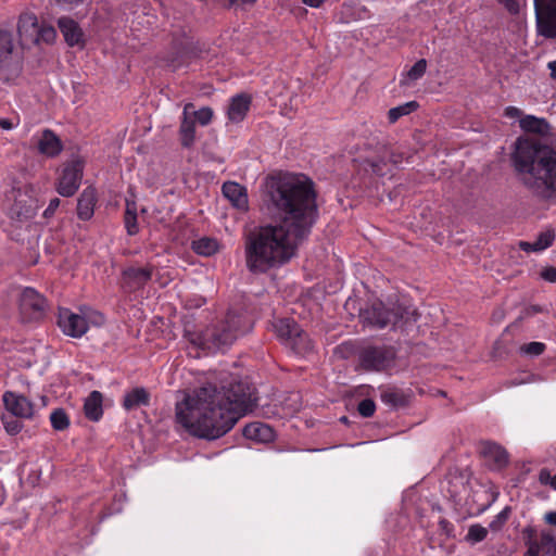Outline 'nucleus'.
Masks as SVG:
<instances>
[{"label":"nucleus","instance_id":"a18cd8bd","mask_svg":"<svg viewBox=\"0 0 556 556\" xmlns=\"http://www.w3.org/2000/svg\"><path fill=\"white\" fill-rule=\"evenodd\" d=\"M126 231L129 236H135L139 231L137 215H124Z\"/></svg>","mask_w":556,"mask_h":556},{"label":"nucleus","instance_id":"69168bd1","mask_svg":"<svg viewBox=\"0 0 556 556\" xmlns=\"http://www.w3.org/2000/svg\"><path fill=\"white\" fill-rule=\"evenodd\" d=\"M256 0H240L242 3H254ZM230 4H236L239 0H229Z\"/></svg>","mask_w":556,"mask_h":556},{"label":"nucleus","instance_id":"9d476101","mask_svg":"<svg viewBox=\"0 0 556 556\" xmlns=\"http://www.w3.org/2000/svg\"><path fill=\"white\" fill-rule=\"evenodd\" d=\"M395 358V351L391 346H368L361 354V365L366 370H383L390 367Z\"/></svg>","mask_w":556,"mask_h":556},{"label":"nucleus","instance_id":"0eeeda50","mask_svg":"<svg viewBox=\"0 0 556 556\" xmlns=\"http://www.w3.org/2000/svg\"><path fill=\"white\" fill-rule=\"evenodd\" d=\"M20 317L23 323L39 321L47 309L46 299L33 288H25L18 299Z\"/></svg>","mask_w":556,"mask_h":556},{"label":"nucleus","instance_id":"3c124183","mask_svg":"<svg viewBox=\"0 0 556 556\" xmlns=\"http://www.w3.org/2000/svg\"><path fill=\"white\" fill-rule=\"evenodd\" d=\"M501 4H503L505 7V9L510 13V14H518L519 11H520V5H519V2L518 0H497Z\"/></svg>","mask_w":556,"mask_h":556},{"label":"nucleus","instance_id":"ddd939ff","mask_svg":"<svg viewBox=\"0 0 556 556\" xmlns=\"http://www.w3.org/2000/svg\"><path fill=\"white\" fill-rule=\"evenodd\" d=\"M480 454L491 469L500 470L506 467L509 462L507 451L503 446L491 441H483L480 443Z\"/></svg>","mask_w":556,"mask_h":556},{"label":"nucleus","instance_id":"c03bdc74","mask_svg":"<svg viewBox=\"0 0 556 556\" xmlns=\"http://www.w3.org/2000/svg\"><path fill=\"white\" fill-rule=\"evenodd\" d=\"M193 114H194L195 119L202 126L208 125L213 118V111L211 108H207V106L195 111Z\"/></svg>","mask_w":556,"mask_h":556},{"label":"nucleus","instance_id":"f03ea898","mask_svg":"<svg viewBox=\"0 0 556 556\" xmlns=\"http://www.w3.org/2000/svg\"><path fill=\"white\" fill-rule=\"evenodd\" d=\"M256 401L254 388L247 382L233 381L220 390L207 383L176 404V421L193 437L216 440L251 412Z\"/></svg>","mask_w":556,"mask_h":556},{"label":"nucleus","instance_id":"6ab92c4d","mask_svg":"<svg viewBox=\"0 0 556 556\" xmlns=\"http://www.w3.org/2000/svg\"><path fill=\"white\" fill-rule=\"evenodd\" d=\"M242 434L245 439L258 442L267 443L274 440L275 432L273 428L263 422H251L242 429Z\"/></svg>","mask_w":556,"mask_h":556},{"label":"nucleus","instance_id":"bb28decb","mask_svg":"<svg viewBox=\"0 0 556 556\" xmlns=\"http://www.w3.org/2000/svg\"><path fill=\"white\" fill-rule=\"evenodd\" d=\"M274 329L279 340L286 345L296 334L299 336L301 326L293 319L281 318L274 324Z\"/></svg>","mask_w":556,"mask_h":556},{"label":"nucleus","instance_id":"dca6fc26","mask_svg":"<svg viewBox=\"0 0 556 556\" xmlns=\"http://www.w3.org/2000/svg\"><path fill=\"white\" fill-rule=\"evenodd\" d=\"M23 53L0 54V80L14 81L22 73Z\"/></svg>","mask_w":556,"mask_h":556},{"label":"nucleus","instance_id":"5fc2aeb1","mask_svg":"<svg viewBox=\"0 0 556 556\" xmlns=\"http://www.w3.org/2000/svg\"><path fill=\"white\" fill-rule=\"evenodd\" d=\"M60 203H61V201H60L59 198L51 199L50 202H49L48 207L43 212V216L46 218H50L51 216H53L54 212L60 206Z\"/></svg>","mask_w":556,"mask_h":556},{"label":"nucleus","instance_id":"6e6d98bb","mask_svg":"<svg viewBox=\"0 0 556 556\" xmlns=\"http://www.w3.org/2000/svg\"><path fill=\"white\" fill-rule=\"evenodd\" d=\"M505 115L510 118H522V112L518 108L515 106H507L505 109Z\"/></svg>","mask_w":556,"mask_h":556},{"label":"nucleus","instance_id":"2eb2a0df","mask_svg":"<svg viewBox=\"0 0 556 556\" xmlns=\"http://www.w3.org/2000/svg\"><path fill=\"white\" fill-rule=\"evenodd\" d=\"M23 53L0 54V80L14 81L22 73Z\"/></svg>","mask_w":556,"mask_h":556},{"label":"nucleus","instance_id":"de8ad7c7","mask_svg":"<svg viewBox=\"0 0 556 556\" xmlns=\"http://www.w3.org/2000/svg\"><path fill=\"white\" fill-rule=\"evenodd\" d=\"M510 509L508 507L504 508L496 517L495 519L490 523V528L492 530L500 529L508 519Z\"/></svg>","mask_w":556,"mask_h":556},{"label":"nucleus","instance_id":"6e6552de","mask_svg":"<svg viewBox=\"0 0 556 556\" xmlns=\"http://www.w3.org/2000/svg\"><path fill=\"white\" fill-rule=\"evenodd\" d=\"M538 35L556 38V0H533Z\"/></svg>","mask_w":556,"mask_h":556},{"label":"nucleus","instance_id":"13d9d810","mask_svg":"<svg viewBox=\"0 0 556 556\" xmlns=\"http://www.w3.org/2000/svg\"><path fill=\"white\" fill-rule=\"evenodd\" d=\"M519 248L525 252H538L536 247H534V242L530 243L527 241H520Z\"/></svg>","mask_w":556,"mask_h":556},{"label":"nucleus","instance_id":"4468645a","mask_svg":"<svg viewBox=\"0 0 556 556\" xmlns=\"http://www.w3.org/2000/svg\"><path fill=\"white\" fill-rule=\"evenodd\" d=\"M3 403L7 410L14 417L31 418L34 415L33 403L24 395L7 391L3 394Z\"/></svg>","mask_w":556,"mask_h":556},{"label":"nucleus","instance_id":"c85d7f7f","mask_svg":"<svg viewBox=\"0 0 556 556\" xmlns=\"http://www.w3.org/2000/svg\"><path fill=\"white\" fill-rule=\"evenodd\" d=\"M521 129L528 132L538 135H547L549 132V124L544 118H539L533 115H527L519 119Z\"/></svg>","mask_w":556,"mask_h":556},{"label":"nucleus","instance_id":"a878e982","mask_svg":"<svg viewBox=\"0 0 556 556\" xmlns=\"http://www.w3.org/2000/svg\"><path fill=\"white\" fill-rule=\"evenodd\" d=\"M362 167L366 173L378 177H383L391 172V167L384 157L382 149L378 155L365 159L362 163Z\"/></svg>","mask_w":556,"mask_h":556},{"label":"nucleus","instance_id":"423d86ee","mask_svg":"<svg viewBox=\"0 0 556 556\" xmlns=\"http://www.w3.org/2000/svg\"><path fill=\"white\" fill-rule=\"evenodd\" d=\"M8 199L13 201L8 211L11 219L24 223L35 217L38 204L29 187L12 188Z\"/></svg>","mask_w":556,"mask_h":556},{"label":"nucleus","instance_id":"58836bf2","mask_svg":"<svg viewBox=\"0 0 556 556\" xmlns=\"http://www.w3.org/2000/svg\"><path fill=\"white\" fill-rule=\"evenodd\" d=\"M540 548L544 551L545 554H553L556 551V539L551 532L542 531L540 534Z\"/></svg>","mask_w":556,"mask_h":556},{"label":"nucleus","instance_id":"c756f323","mask_svg":"<svg viewBox=\"0 0 556 556\" xmlns=\"http://www.w3.org/2000/svg\"><path fill=\"white\" fill-rule=\"evenodd\" d=\"M286 346L299 355H306L312 352L314 348L308 334L302 328L299 331V336L296 334Z\"/></svg>","mask_w":556,"mask_h":556},{"label":"nucleus","instance_id":"20e7f679","mask_svg":"<svg viewBox=\"0 0 556 556\" xmlns=\"http://www.w3.org/2000/svg\"><path fill=\"white\" fill-rule=\"evenodd\" d=\"M250 329L251 323L245 315L228 312L223 320L207 327L202 333L190 334L189 341L202 349L219 350L231 345Z\"/></svg>","mask_w":556,"mask_h":556},{"label":"nucleus","instance_id":"37998d69","mask_svg":"<svg viewBox=\"0 0 556 556\" xmlns=\"http://www.w3.org/2000/svg\"><path fill=\"white\" fill-rule=\"evenodd\" d=\"M375 409H376V404L372 400L370 399H364L362 400L359 403H358V406H357V410L358 413L365 417V418H368V417H371L375 413Z\"/></svg>","mask_w":556,"mask_h":556},{"label":"nucleus","instance_id":"79ce46f5","mask_svg":"<svg viewBox=\"0 0 556 556\" xmlns=\"http://www.w3.org/2000/svg\"><path fill=\"white\" fill-rule=\"evenodd\" d=\"M14 416H2L4 429L9 434H17L22 430V424Z\"/></svg>","mask_w":556,"mask_h":556},{"label":"nucleus","instance_id":"09e8293b","mask_svg":"<svg viewBox=\"0 0 556 556\" xmlns=\"http://www.w3.org/2000/svg\"><path fill=\"white\" fill-rule=\"evenodd\" d=\"M539 480L542 484H548L556 490V475L552 476L547 469H542L539 473Z\"/></svg>","mask_w":556,"mask_h":556},{"label":"nucleus","instance_id":"49530a36","mask_svg":"<svg viewBox=\"0 0 556 556\" xmlns=\"http://www.w3.org/2000/svg\"><path fill=\"white\" fill-rule=\"evenodd\" d=\"M382 150H383L384 157L387 159V162H388L389 165L390 164L397 165L404 159V155L402 153H400V152L390 150V149H388L386 147H383Z\"/></svg>","mask_w":556,"mask_h":556},{"label":"nucleus","instance_id":"b1692460","mask_svg":"<svg viewBox=\"0 0 556 556\" xmlns=\"http://www.w3.org/2000/svg\"><path fill=\"white\" fill-rule=\"evenodd\" d=\"M251 98L245 94H238L231 99V102L228 106L227 115L229 121L233 123L241 122L250 108Z\"/></svg>","mask_w":556,"mask_h":556},{"label":"nucleus","instance_id":"4c0bfd02","mask_svg":"<svg viewBox=\"0 0 556 556\" xmlns=\"http://www.w3.org/2000/svg\"><path fill=\"white\" fill-rule=\"evenodd\" d=\"M555 240V231L548 229L546 231L541 232L536 240L534 241V247H536L538 252L543 251L549 248Z\"/></svg>","mask_w":556,"mask_h":556},{"label":"nucleus","instance_id":"603ef678","mask_svg":"<svg viewBox=\"0 0 556 556\" xmlns=\"http://www.w3.org/2000/svg\"><path fill=\"white\" fill-rule=\"evenodd\" d=\"M526 544L528 546V549L523 556H539L541 551L539 541L530 539L527 541Z\"/></svg>","mask_w":556,"mask_h":556},{"label":"nucleus","instance_id":"052dcab7","mask_svg":"<svg viewBox=\"0 0 556 556\" xmlns=\"http://www.w3.org/2000/svg\"><path fill=\"white\" fill-rule=\"evenodd\" d=\"M14 127L13 123L9 118H0V128L4 130H10Z\"/></svg>","mask_w":556,"mask_h":556},{"label":"nucleus","instance_id":"864d4df0","mask_svg":"<svg viewBox=\"0 0 556 556\" xmlns=\"http://www.w3.org/2000/svg\"><path fill=\"white\" fill-rule=\"evenodd\" d=\"M541 277L548 282L555 283L556 282V267L549 266L545 267L541 271Z\"/></svg>","mask_w":556,"mask_h":556},{"label":"nucleus","instance_id":"a211bd4d","mask_svg":"<svg viewBox=\"0 0 556 556\" xmlns=\"http://www.w3.org/2000/svg\"><path fill=\"white\" fill-rule=\"evenodd\" d=\"M97 203V191L92 187H87L80 193L77 201V216L81 220H89L94 214Z\"/></svg>","mask_w":556,"mask_h":556},{"label":"nucleus","instance_id":"39448f33","mask_svg":"<svg viewBox=\"0 0 556 556\" xmlns=\"http://www.w3.org/2000/svg\"><path fill=\"white\" fill-rule=\"evenodd\" d=\"M17 34L21 48H30L40 43H52L55 39V29L46 24H39L34 13L24 12L17 22Z\"/></svg>","mask_w":556,"mask_h":556},{"label":"nucleus","instance_id":"1a4fd4ad","mask_svg":"<svg viewBox=\"0 0 556 556\" xmlns=\"http://www.w3.org/2000/svg\"><path fill=\"white\" fill-rule=\"evenodd\" d=\"M399 314V312H393V307H387L381 301H374L361 309L359 318L366 326L382 329L389 325L396 326Z\"/></svg>","mask_w":556,"mask_h":556},{"label":"nucleus","instance_id":"338daca9","mask_svg":"<svg viewBox=\"0 0 556 556\" xmlns=\"http://www.w3.org/2000/svg\"><path fill=\"white\" fill-rule=\"evenodd\" d=\"M340 420H341L342 422L346 424V422H348V417L343 416V417H341V418H340Z\"/></svg>","mask_w":556,"mask_h":556},{"label":"nucleus","instance_id":"4d7b16f0","mask_svg":"<svg viewBox=\"0 0 556 556\" xmlns=\"http://www.w3.org/2000/svg\"><path fill=\"white\" fill-rule=\"evenodd\" d=\"M125 215H137V204L135 201H126Z\"/></svg>","mask_w":556,"mask_h":556},{"label":"nucleus","instance_id":"9b49d317","mask_svg":"<svg viewBox=\"0 0 556 556\" xmlns=\"http://www.w3.org/2000/svg\"><path fill=\"white\" fill-rule=\"evenodd\" d=\"M83 170L84 163L80 160L72 161L64 166L56 188L62 197H72L78 190Z\"/></svg>","mask_w":556,"mask_h":556},{"label":"nucleus","instance_id":"f8f14e48","mask_svg":"<svg viewBox=\"0 0 556 556\" xmlns=\"http://www.w3.org/2000/svg\"><path fill=\"white\" fill-rule=\"evenodd\" d=\"M58 324L65 334L73 338H80L88 330L86 318L67 308L60 309Z\"/></svg>","mask_w":556,"mask_h":556},{"label":"nucleus","instance_id":"680f3d73","mask_svg":"<svg viewBox=\"0 0 556 556\" xmlns=\"http://www.w3.org/2000/svg\"><path fill=\"white\" fill-rule=\"evenodd\" d=\"M303 3H305L308 7L312 8H318L320 7L326 0H302Z\"/></svg>","mask_w":556,"mask_h":556},{"label":"nucleus","instance_id":"e2e57ef3","mask_svg":"<svg viewBox=\"0 0 556 556\" xmlns=\"http://www.w3.org/2000/svg\"><path fill=\"white\" fill-rule=\"evenodd\" d=\"M547 67L551 70V77L556 79V61L549 62Z\"/></svg>","mask_w":556,"mask_h":556},{"label":"nucleus","instance_id":"cd10ccee","mask_svg":"<svg viewBox=\"0 0 556 556\" xmlns=\"http://www.w3.org/2000/svg\"><path fill=\"white\" fill-rule=\"evenodd\" d=\"M103 396L99 391H92L85 401L84 412L89 420L98 421L103 415Z\"/></svg>","mask_w":556,"mask_h":556},{"label":"nucleus","instance_id":"7ed1b4c3","mask_svg":"<svg viewBox=\"0 0 556 556\" xmlns=\"http://www.w3.org/2000/svg\"><path fill=\"white\" fill-rule=\"evenodd\" d=\"M516 179L532 194L556 198V149L518 138L509 155Z\"/></svg>","mask_w":556,"mask_h":556},{"label":"nucleus","instance_id":"0e129e2a","mask_svg":"<svg viewBox=\"0 0 556 556\" xmlns=\"http://www.w3.org/2000/svg\"><path fill=\"white\" fill-rule=\"evenodd\" d=\"M85 0H56L59 3H66V4H78L84 2Z\"/></svg>","mask_w":556,"mask_h":556},{"label":"nucleus","instance_id":"473e14b6","mask_svg":"<svg viewBox=\"0 0 556 556\" xmlns=\"http://www.w3.org/2000/svg\"><path fill=\"white\" fill-rule=\"evenodd\" d=\"M22 49L14 43L11 31L0 29V54L22 53Z\"/></svg>","mask_w":556,"mask_h":556},{"label":"nucleus","instance_id":"4be33fe9","mask_svg":"<svg viewBox=\"0 0 556 556\" xmlns=\"http://www.w3.org/2000/svg\"><path fill=\"white\" fill-rule=\"evenodd\" d=\"M150 401V392L143 387H136L125 393L123 399V407L129 412L141 406H149Z\"/></svg>","mask_w":556,"mask_h":556},{"label":"nucleus","instance_id":"2f4dec72","mask_svg":"<svg viewBox=\"0 0 556 556\" xmlns=\"http://www.w3.org/2000/svg\"><path fill=\"white\" fill-rule=\"evenodd\" d=\"M419 104L416 101H409L402 105L392 108L388 112V119L390 124L396 123L402 116L408 115L416 111Z\"/></svg>","mask_w":556,"mask_h":556},{"label":"nucleus","instance_id":"f257e3e1","mask_svg":"<svg viewBox=\"0 0 556 556\" xmlns=\"http://www.w3.org/2000/svg\"><path fill=\"white\" fill-rule=\"evenodd\" d=\"M264 187V200L279 222L244 233L245 267L253 275H263L289 263L318 218L315 186L305 175L273 174L266 178Z\"/></svg>","mask_w":556,"mask_h":556},{"label":"nucleus","instance_id":"bf43d9fd","mask_svg":"<svg viewBox=\"0 0 556 556\" xmlns=\"http://www.w3.org/2000/svg\"><path fill=\"white\" fill-rule=\"evenodd\" d=\"M544 521L549 525L556 527V511H548L544 515Z\"/></svg>","mask_w":556,"mask_h":556},{"label":"nucleus","instance_id":"aec40b11","mask_svg":"<svg viewBox=\"0 0 556 556\" xmlns=\"http://www.w3.org/2000/svg\"><path fill=\"white\" fill-rule=\"evenodd\" d=\"M37 149L39 153L54 157L61 153L63 146L60 138L50 129H45L38 139Z\"/></svg>","mask_w":556,"mask_h":556},{"label":"nucleus","instance_id":"f3484780","mask_svg":"<svg viewBox=\"0 0 556 556\" xmlns=\"http://www.w3.org/2000/svg\"><path fill=\"white\" fill-rule=\"evenodd\" d=\"M152 277V267H128L123 271V280L129 290L142 288Z\"/></svg>","mask_w":556,"mask_h":556},{"label":"nucleus","instance_id":"72a5a7b5","mask_svg":"<svg viewBox=\"0 0 556 556\" xmlns=\"http://www.w3.org/2000/svg\"><path fill=\"white\" fill-rule=\"evenodd\" d=\"M381 400L392 408L404 407L408 404L407 396L399 391H384L381 393Z\"/></svg>","mask_w":556,"mask_h":556},{"label":"nucleus","instance_id":"ea45409f","mask_svg":"<svg viewBox=\"0 0 556 556\" xmlns=\"http://www.w3.org/2000/svg\"><path fill=\"white\" fill-rule=\"evenodd\" d=\"M486 535L488 529L477 523L470 526L466 539L472 543H478L483 541Z\"/></svg>","mask_w":556,"mask_h":556},{"label":"nucleus","instance_id":"a19ab883","mask_svg":"<svg viewBox=\"0 0 556 556\" xmlns=\"http://www.w3.org/2000/svg\"><path fill=\"white\" fill-rule=\"evenodd\" d=\"M427 70V61L425 59L418 60L407 72V76L412 80H417L424 76Z\"/></svg>","mask_w":556,"mask_h":556},{"label":"nucleus","instance_id":"8fccbe9b","mask_svg":"<svg viewBox=\"0 0 556 556\" xmlns=\"http://www.w3.org/2000/svg\"><path fill=\"white\" fill-rule=\"evenodd\" d=\"M544 312V308L540 305H530V306H527L522 312H521V315L519 317V319H525V318H529V317H532L536 314H540V313H543Z\"/></svg>","mask_w":556,"mask_h":556},{"label":"nucleus","instance_id":"c9c22d12","mask_svg":"<svg viewBox=\"0 0 556 556\" xmlns=\"http://www.w3.org/2000/svg\"><path fill=\"white\" fill-rule=\"evenodd\" d=\"M393 312L400 313L396 316V325H399L400 323L407 324L410 321H416L419 317V314L415 308L403 307L402 305H394Z\"/></svg>","mask_w":556,"mask_h":556},{"label":"nucleus","instance_id":"393cba45","mask_svg":"<svg viewBox=\"0 0 556 556\" xmlns=\"http://www.w3.org/2000/svg\"><path fill=\"white\" fill-rule=\"evenodd\" d=\"M58 26L64 36L65 41L70 46L78 45L83 37V31L78 24L70 17H61L58 21Z\"/></svg>","mask_w":556,"mask_h":556},{"label":"nucleus","instance_id":"5701e85b","mask_svg":"<svg viewBox=\"0 0 556 556\" xmlns=\"http://www.w3.org/2000/svg\"><path fill=\"white\" fill-rule=\"evenodd\" d=\"M193 108L192 103H187L184 108V118L179 127L180 142L184 148H190L195 139V124L193 119L188 117L190 109Z\"/></svg>","mask_w":556,"mask_h":556},{"label":"nucleus","instance_id":"412c9836","mask_svg":"<svg viewBox=\"0 0 556 556\" xmlns=\"http://www.w3.org/2000/svg\"><path fill=\"white\" fill-rule=\"evenodd\" d=\"M223 194L239 210H248V195L244 187L237 182L227 181L223 185Z\"/></svg>","mask_w":556,"mask_h":556},{"label":"nucleus","instance_id":"7c9ffc66","mask_svg":"<svg viewBox=\"0 0 556 556\" xmlns=\"http://www.w3.org/2000/svg\"><path fill=\"white\" fill-rule=\"evenodd\" d=\"M193 251L199 255L211 256L219 250V243L213 238H201L192 242Z\"/></svg>","mask_w":556,"mask_h":556},{"label":"nucleus","instance_id":"f704fd0d","mask_svg":"<svg viewBox=\"0 0 556 556\" xmlns=\"http://www.w3.org/2000/svg\"><path fill=\"white\" fill-rule=\"evenodd\" d=\"M52 428L56 431H63L68 428L70 419L63 408L54 409L50 415Z\"/></svg>","mask_w":556,"mask_h":556},{"label":"nucleus","instance_id":"e433bc0d","mask_svg":"<svg viewBox=\"0 0 556 556\" xmlns=\"http://www.w3.org/2000/svg\"><path fill=\"white\" fill-rule=\"evenodd\" d=\"M545 349H546V345L544 343L533 341L530 343L522 344L519 348V352L523 355L535 357V356H540L541 354H543Z\"/></svg>","mask_w":556,"mask_h":556}]
</instances>
